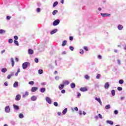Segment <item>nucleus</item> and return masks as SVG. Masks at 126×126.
<instances>
[{"label":"nucleus","instance_id":"obj_1","mask_svg":"<svg viewBox=\"0 0 126 126\" xmlns=\"http://www.w3.org/2000/svg\"><path fill=\"white\" fill-rule=\"evenodd\" d=\"M30 67V63L28 62H25L22 64V67L23 69H26L27 67Z\"/></svg>","mask_w":126,"mask_h":126},{"label":"nucleus","instance_id":"obj_2","mask_svg":"<svg viewBox=\"0 0 126 126\" xmlns=\"http://www.w3.org/2000/svg\"><path fill=\"white\" fill-rule=\"evenodd\" d=\"M60 24V20L57 19L54 21L53 22V26H57V25H59Z\"/></svg>","mask_w":126,"mask_h":126},{"label":"nucleus","instance_id":"obj_3","mask_svg":"<svg viewBox=\"0 0 126 126\" xmlns=\"http://www.w3.org/2000/svg\"><path fill=\"white\" fill-rule=\"evenodd\" d=\"M102 17H110L111 14L108 13H101L100 14Z\"/></svg>","mask_w":126,"mask_h":126},{"label":"nucleus","instance_id":"obj_4","mask_svg":"<svg viewBox=\"0 0 126 126\" xmlns=\"http://www.w3.org/2000/svg\"><path fill=\"white\" fill-rule=\"evenodd\" d=\"M45 100L46 101V102H47V103H48V104H52V99H51V98H50V97L47 96L45 98Z\"/></svg>","mask_w":126,"mask_h":126},{"label":"nucleus","instance_id":"obj_5","mask_svg":"<svg viewBox=\"0 0 126 126\" xmlns=\"http://www.w3.org/2000/svg\"><path fill=\"white\" fill-rule=\"evenodd\" d=\"M5 113H10V108H9V106H6L5 107Z\"/></svg>","mask_w":126,"mask_h":126},{"label":"nucleus","instance_id":"obj_6","mask_svg":"<svg viewBox=\"0 0 126 126\" xmlns=\"http://www.w3.org/2000/svg\"><path fill=\"white\" fill-rule=\"evenodd\" d=\"M20 99H21V95H20V94H17L16 96L15 100H16V101H19V100H20Z\"/></svg>","mask_w":126,"mask_h":126},{"label":"nucleus","instance_id":"obj_7","mask_svg":"<svg viewBox=\"0 0 126 126\" xmlns=\"http://www.w3.org/2000/svg\"><path fill=\"white\" fill-rule=\"evenodd\" d=\"M80 90L82 92H85L86 91H88V89L87 88H81L80 89Z\"/></svg>","mask_w":126,"mask_h":126},{"label":"nucleus","instance_id":"obj_8","mask_svg":"<svg viewBox=\"0 0 126 126\" xmlns=\"http://www.w3.org/2000/svg\"><path fill=\"white\" fill-rule=\"evenodd\" d=\"M63 85H68L69 84V82L67 80H64L63 81Z\"/></svg>","mask_w":126,"mask_h":126},{"label":"nucleus","instance_id":"obj_9","mask_svg":"<svg viewBox=\"0 0 126 126\" xmlns=\"http://www.w3.org/2000/svg\"><path fill=\"white\" fill-rule=\"evenodd\" d=\"M110 87V84H109V82H107L104 85V88L105 89H108Z\"/></svg>","mask_w":126,"mask_h":126},{"label":"nucleus","instance_id":"obj_10","mask_svg":"<svg viewBox=\"0 0 126 126\" xmlns=\"http://www.w3.org/2000/svg\"><path fill=\"white\" fill-rule=\"evenodd\" d=\"M13 107L14 110H16V111H18V110H19V106H18V105L13 104Z\"/></svg>","mask_w":126,"mask_h":126},{"label":"nucleus","instance_id":"obj_11","mask_svg":"<svg viewBox=\"0 0 126 126\" xmlns=\"http://www.w3.org/2000/svg\"><path fill=\"white\" fill-rule=\"evenodd\" d=\"M36 90H38V88H37L36 87H33L32 88L31 91H32V92H36Z\"/></svg>","mask_w":126,"mask_h":126},{"label":"nucleus","instance_id":"obj_12","mask_svg":"<svg viewBox=\"0 0 126 126\" xmlns=\"http://www.w3.org/2000/svg\"><path fill=\"white\" fill-rule=\"evenodd\" d=\"M28 53L29 55H33L34 54V51L31 49L28 50Z\"/></svg>","mask_w":126,"mask_h":126},{"label":"nucleus","instance_id":"obj_13","mask_svg":"<svg viewBox=\"0 0 126 126\" xmlns=\"http://www.w3.org/2000/svg\"><path fill=\"white\" fill-rule=\"evenodd\" d=\"M57 32H58V29H55L50 32V34L53 35V34H55V33H57Z\"/></svg>","mask_w":126,"mask_h":126},{"label":"nucleus","instance_id":"obj_14","mask_svg":"<svg viewBox=\"0 0 126 126\" xmlns=\"http://www.w3.org/2000/svg\"><path fill=\"white\" fill-rule=\"evenodd\" d=\"M95 100H96V101H97V102H98V103H99L100 105H102V101H101V99H100V98H98L97 97H95Z\"/></svg>","mask_w":126,"mask_h":126},{"label":"nucleus","instance_id":"obj_15","mask_svg":"<svg viewBox=\"0 0 126 126\" xmlns=\"http://www.w3.org/2000/svg\"><path fill=\"white\" fill-rule=\"evenodd\" d=\"M63 87H64V85L61 84L59 86V89H60V90H62V89H63Z\"/></svg>","mask_w":126,"mask_h":126},{"label":"nucleus","instance_id":"obj_16","mask_svg":"<svg viewBox=\"0 0 126 126\" xmlns=\"http://www.w3.org/2000/svg\"><path fill=\"white\" fill-rule=\"evenodd\" d=\"M13 87L14 88H16V87H18V82H15L13 84Z\"/></svg>","mask_w":126,"mask_h":126},{"label":"nucleus","instance_id":"obj_17","mask_svg":"<svg viewBox=\"0 0 126 126\" xmlns=\"http://www.w3.org/2000/svg\"><path fill=\"white\" fill-rule=\"evenodd\" d=\"M106 123H107V124H109V125H114V122L112 121L107 120L106 121Z\"/></svg>","mask_w":126,"mask_h":126},{"label":"nucleus","instance_id":"obj_18","mask_svg":"<svg viewBox=\"0 0 126 126\" xmlns=\"http://www.w3.org/2000/svg\"><path fill=\"white\" fill-rule=\"evenodd\" d=\"M31 100L32 101H36V100H37V97L35 96H32L31 97Z\"/></svg>","mask_w":126,"mask_h":126},{"label":"nucleus","instance_id":"obj_19","mask_svg":"<svg viewBox=\"0 0 126 126\" xmlns=\"http://www.w3.org/2000/svg\"><path fill=\"white\" fill-rule=\"evenodd\" d=\"M67 112V108H65L63 111V115H65L66 113Z\"/></svg>","mask_w":126,"mask_h":126},{"label":"nucleus","instance_id":"obj_20","mask_svg":"<svg viewBox=\"0 0 126 126\" xmlns=\"http://www.w3.org/2000/svg\"><path fill=\"white\" fill-rule=\"evenodd\" d=\"M45 91H46V88H42L40 89V92H41V93H44Z\"/></svg>","mask_w":126,"mask_h":126},{"label":"nucleus","instance_id":"obj_21","mask_svg":"<svg viewBox=\"0 0 126 126\" xmlns=\"http://www.w3.org/2000/svg\"><path fill=\"white\" fill-rule=\"evenodd\" d=\"M71 88H75V84L74 83H72L70 85Z\"/></svg>","mask_w":126,"mask_h":126},{"label":"nucleus","instance_id":"obj_22","mask_svg":"<svg viewBox=\"0 0 126 126\" xmlns=\"http://www.w3.org/2000/svg\"><path fill=\"white\" fill-rule=\"evenodd\" d=\"M58 4H59V2L58 1H55L53 3V7H56V6H57V5H58Z\"/></svg>","mask_w":126,"mask_h":126},{"label":"nucleus","instance_id":"obj_23","mask_svg":"<svg viewBox=\"0 0 126 126\" xmlns=\"http://www.w3.org/2000/svg\"><path fill=\"white\" fill-rule=\"evenodd\" d=\"M66 45V40H64L62 44V47H64Z\"/></svg>","mask_w":126,"mask_h":126},{"label":"nucleus","instance_id":"obj_24","mask_svg":"<svg viewBox=\"0 0 126 126\" xmlns=\"http://www.w3.org/2000/svg\"><path fill=\"white\" fill-rule=\"evenodd\" d=\"M1 72L5 73V72H6V71H7V69H6V68H2L1 70Z\"/></svg>","mask_w":126,"mask_h":126},{"label":"nucleus","instance_id":"obj_25","mask_svg":"<svg viewBox=\"0 0 126 126\" xmlns=\"http://www.w3.org/2000/svg\"><path fill=\"white\" fill-rule=\"evenodd\" d=\"M118 28L119 29V30H122V29H123V28H124V27H123V26L119 25L118 26Z\"/></svg>","mask_w":126,"mask_h":126},{"label":"nucleus","instance_id":"obj_26","mask_svg":"<svg viewBox=\"0 0 126 126\" xmlns=\"http://www.w3.org/2000/svg\"><path fill=\"white\" fill-rule=\"evenodd\" d=\"M11 62L12 63V66H14V60L13 58H11Z\"/></svg>","mask_w":126,"mask_h":126},{"label":"nucleus","instance_id":"obj_27","mask_svg":"<svg viewBox=\"0 0 126 126\" xmlns=\"http://www.w3.org/2000/svg\"><path fill=\"white\" fill-rule=\"evenodd\" d=\"M111 94L112 96H115V95H116V91L114 90H113L111 91Z\"/></svg>","mask_w":126,"mask_h":126},{"label":"nucleus","instance_id":"obj_28","mask_svg":"<svg viewBox=\"0 0 126 126\" xmlns=\"http://www.w3.org/2000/svg\"><path fill=\"white\" fill-rule=\"evenodd\" d=\"M105 109H106V110L111 109V105L110 104H108V105H106Z\"/></svg>","mask_w":126,"mask_h":126},{"label":"nucleus","instance_id":"obj_29","mask_svg":"<svg viewBox=\"0 0 126 126\" xmlns=\"http://www.w3.org/2000/svg\"><path fill=\"white\" fill-rule=\"evenodd\" d=\"M14 43L15 45H16V46H19V43H18V41L17 40H14Z\"/></svg>","mask_w":126,"mask_h":126},{"label":"nucleus","instance_id":"obj_30","mask_svg":"<svg viewBox=\"0 0 126 126\" xmlns=\"http://www.w3.org/2000/svg\"><path fill=\"white\" fill-rule=\"evenodd\" d=\"M20 119H23L24 118V116H23V114L22 113H20L19 116Z\"/></svg>","mask_w":126,"mask_h":126},{"label":"nucleus","instance_id":"obj_31","mask_svg":"<svg viewBox=\"0 0 126 126\" xmlns=\"http://www.w3.org/2000/svg\"><path fill=\"white\" fill-rule=\"evenodd\" d=\"M57 13H58V10H54L52 12V14L53 15H55V14H56Z\"/></svg>","mask_w":126,"mask_h":126},{"label":"nucleus","instance_id":"obj_32","mask_svg":"<svg viewBox=\"0 0 126 126\" xmlns=\"http://www.w3.org/2000/svg\"><path fill=\"white\" fill-rule=\"evenodd\" d=\"M119 84H124V80L121 79L119 81Z\"/></svg>","mask_w":126,"mask_h":126},{"label":"nucleus","instance_id":"obj_33","mask_svg":"<svg viewBox=\"0 0 126 126\" xmlns=\"http://www.w3.org/2000/svg\"><path fill=\"white\" fill-rule=\"evenodd\" d=\"M5 33V31L4 30H0V34H3Z\"/></svg>","mask_w":126,"mask_h":126},{"label":"nucleus","instance_id":"obj_34","mask_svg":"<svg viewBox=\"0 0 126 126\" xmlns=\"http://www.w3.org/2000/svg\"><path fill=\"white\" fill-rule=\"evenodd\" d=\"M38 73H39V74H42V73H43V70L39 69L38 70Z\"/></svg>","mask_w":126,"mask_h":126},{"label":"nucleus","instance_id":"obj_35","mask_svg":"<svg viewBox=\"0 0 126 126\" xmlns=\"http://www.w3.org/2000/svg\"><path fill=\"white\" fill-rule=\"evenodd\" d=\"M13 42V40H12V39H9L8 40V43H9L10 44L12 43Z\"/></svg>","mask_w":126,"mask_h":126},{"label":"nucleus","instance_id":"obj_36","mask_svg":"<svg viewBox=\"0 0 126 126\" xmlns=\"http://www.w3.org/2000/svg\"><path fill=\"white\" fill-rule=\"evenodd\" d=\"M100 77H101V75L100 74H97L96 76V79H100Z\"/></svg>","mask_w":126,"mask_h":126},{"label":"nucleus","instance_id":"obj_37","mask_svg":"<svg viewBox=\"0 0 126 126\" xmlns=\"http://www.w3.org/2000/svg\"><path fill=\"white\" fill-rule=\"evenodd\" d=\"M117 89L118 91H122V90H123V88L119 87L117 88Z\"/></svg>","mask_w":126,"mask_h":126},{"label":"nucleus","instance_id":"obj_38","mask_svg":"<svg viewBox=\"0 0 126 126\" xmlns=\"http://www.w3.org/2000/svg\"><path fill=\"white\" fill-rule=\"evenodd\" d=\"M29 84L30 85H34V81H30L29 82Z\"/></svg>","mask_w":126,"mask_h":126},{"label":"nucleus","instance_id":"obj_39","mask_svg":"<svg viewBox=\"0 0 126 126\" xmlns=\"http://www.w3.org/2000/svg\"><path fill=\"white\" fill-rule=\"evenodd\" d=\"M54 106H55V107H58V106H59V104H58V102H54Z\"/></svg>","mask_w":126,"mask_h":126},{"label":"nucleus","instance_id":"obj_40","mask_svg":"<svg viewBox=\"0 0 126 126\" xmlns=\"http://www.w3.org/2000/svg\"><path fill=\"white\" fill-rule=\"evenodd\" d=\"M69 48L71 51H73V50H74V48L73 46H69Z\"/></svg>","mask_w":126,"mask_h":126},{"label":"nucleus","instance_id":"obj_41","mask_svg":"<svg viewBox=\"0 0 126 126\" xmlns=\"http://www.w3.org/2000/svg\"><path fill=\"white\" fill-rule=\"evenodd\" d=\"M85 78H86V79H89V78H90V77H89L88 75H86L85 76Z\"/></svg>","mask_w":126,"mask_h":126},{"label":"nucleus","instance_id":"obj_42","mask_svg":"<svg viewBox=\"0 0 126 126\" xmlns=\"http://www.w3.org/2000/svg\"><path fill=\"white\" fill-rule=\"evenodd\" d=\"M12 76V74L8 75L7 77V79H10V78Z\"/></svg>","mask_w":126,"mask_h":126},{"label":"nucleus","instance_id":"obj_43","mask_svg":"<svg viewBox=\"0 0 126 126\" xmlns=\"http://www.w3.org/2000/svg\"><path fill=\"white\" fill-rule=\"evenodd\" d=\"M34 62H35V63H39V59H38L37 58H35L34 59Z\"/></svg>","mask_w":126,"mask_h":126},{"label":"nucleus","instance_id":"obj_44","mask_svg":"<svg viewBox=\"0 0 126 126\" xmlns=\"http://www.w3.org/2000/svg\"><path fill=\"white\" fill-rule=\"evenodd\" d=\"M84 49L86 51V52H88V48H87V47L84 46Z\"/></svg>","mask_w":126,"mask_h":126},{"label":"nucleus","instance_id":"obj_45","mask_svg":"<svg viewBox=\"0 0 126 126\" xmlns=\"http://www.w3.org/2000/svg\"><path fill=\"white\" fill-rule=\"evenodd\" d=\"M83 53H84V51H83V50L81 49L80 50V54H81L82 55V54H83Z\"/></svg>","mask_w":126,"mask_h":126},{"label":"nucleus","instance_id":"obj_46","mask_svg":"<svg viewBox=\"0 0 126 126\" xmlns=\"http://www.w3.org/2000/svg\"><path fill=\"white\" fill-rule=\"evenodd\" d=\"M117 63L119 65H121V60H117Z\"/></svg>","mask_w":126,"mask_h":126},{"label":"nucleus","instance_id":"obj_47","mask_svg":"<svg viewBox=\"0 0 126 126\" xmlns=\"http://www.w3.org/2000/svg\"><path fill=\"white\" fill-rule=\"evenodd\" d=\"M41 85L44 86V85H47V83L46 82H42L41 83Z\"/></svg>","mask_w":126,"mask_h":126},{"label":"nucleus","instance_id":"obj_48","mask_svg":"<svg viewBox=\"0 0 126 126\" xmlns=\"http://www.w3.org/2000/svg\"><path fill=\"white\" fill-rule=\"evenodd\" d=\"M14 38L15 39V40H18V36H17V35H15L14 36Z\"/></svg>","mask_w":126,"mask_h":126},{"label":"nucleus","instance_id":"obj_49","mask_svg":"<svg viewBox=\"0 0 126 126\" xmlns=\"http://www.w3.org/2000/svg\"><path fill=\"white\" fill-rule=\"evenodd\" d=\"M10 18H11V17L9 16H7L6 17V19L7 20H9V19H10Z\"/></svg>","mask_w":126,"mask_h":126},{"label":"nucleus","instance_id":"obj_50","mask_svg":"<svg viewBox=\"0 0 126 126\" xmlns=\"http://www.w3.org/2000/svg\"><path fill=\"white\" fill-rule=\"evenodd\" d=\"M114 114H115V115H118V114H119V112L118 111V110H115Z\"/></svg>","mask_w":126,"mask_h":126},{"label":"nucleus","instance_id":"obj_51","mask_svg":"<svg viewBox=\"0 0 126 126\" xmlns=\"http://www.w3.org/2000/svg\"><path fill=\"white\" fill-rule=\"evenodd\" d=\"M36 11L37 12H40V11H41V9L40 8H37Z\"/></svg>","mask_w":126,"mask_h":126},{"label":"nucleus","instance_id":"obj_52","mask_svg":"<svg viewBox=\"0 0 126 126\" xmlns=\"http://www.w3.org/2000/svg\"><path fill=\"white\" fill-rule=\"evenodd\" d=\"M98 117L99 118H100V119H103V117L102 116V115H101L100 114H98Z\"/></svg>","mask_w":126,"mask_h":126},{"label":"nucleus","instance_id":"obj_53","mask_svg":"<svg viewBox=\"0 0 126 126\" xmlns=\"http://www.w3.org/2000/svg\"><path fill=\"white\" fill-rule=\"evenodd\" d=\"M61 93H62V94H64V93H65V90H62Z\"/></svg>","mask_w":126,"mask_h":126},{"label":"nucleus","instance_id":"obj_54","mask_svg":"<svg viewBox=\"0 0 126 126\" xmlns=\"http://www.w3.org/2000/svg\"><path fill=\"white\" fill-rule=\"evenodd\" d=\"M69 40H70V41H72L73 40V37L70 36L69 37Z\"/></svg>","mask_w":126,"mask_h":126},{"label":"nucleus","instance_id":"obj_55","mask_svg":"<svg viewBox=\"0 0 126 126\" xmlns=\"http://www.w3.org/2000/svg\"><path fill=\"white\" fill-rule=\"evenodd\" d=\"M4 85H5V86H8V84L7 83V82H5L4 83Z\"/></svg>","mask_w":126,"mask_h":126},{"label":"nucleus","instance_id":"obj_56","mask_svg":"<svg viewBox=\"0 0 126 126\" xmlns=\"http://www.w3.org/2000/svg\"><path fill=\"white\" fill-rule=\"evenodd\" d=\"M55 79L56 80H59V79H60V77L59 76H56L55 77Z\"/></svg>","mask_w":126,"mask_h":126},{"label":"nucleus","instance_id":"obj_57","mask_svg":"<svg viewBox=\"0 0 126 126\" xmlns=\"http://www.w3.org/2000/svg\"><path fill=\"white\" fill-rule=\"evenodd\" d=\"M25 94L26 95V96H28V95H29V93L28 92H26Z\"/></svg>","mask_w":126,"mask_h":126},{"label":"nucleus","instance_id":"obj_58","mask_svg":"<svg viewBox=\"0 0 126 126\" xmlns=\"http://www.w3.org/2000/svg\"><path fill=\"white\" fill-rule=\"evenodd\" d=\"M5 52V50H3L1 51V55H2V54H3V53H4Z\"/></svg>","mask_w":126,"mask_h":126},{"label":"nucleus","instance_id":"obj_59","mask_svg":"<svg viewBox=\"0 0 126 126\" xmlns=\"http://www.w3.org/2000/svg\"><path fill=\"white\" fill-rule=\"evenodd\" d=\"M98 58L99 59V60H101V59H102V56H101V55H98Z\"/></svg>","mask_w":126,"mask_h":126},{"label":"nucleus","instance_id":"obj_60","mask_svg":"<svg viewBox=\"0 0 126 126\" xmlns=\"http://www.w3.org/2000/svg\"><path fill=\"white\" fill-rule=\"evenodd\" d=\"M74 109L75 111H78V108H77V107H75Z\"/></svg>","mask_w":126,"mask_h":126},{"label":"nucleus","instance_id":"obj_61","mask_svg":"<svg viewBox=\"0 0 126 126\" xmlns=\"http://www.w3.org/2000/svg\"><path fill=\"white\" fill-rule=\"evenodd\" d=\"M79 115H80V116H81V115H82V111H79Z\"/></svg>","mask_w":126,"mask_h":126},{"label":"nucleus","instance_id":"obj_62","mask_svg":"<svg viewBox=\"0 0 126 126\" xmlns=\"http://www.w3.org/2000/svg\"><path fill=\"white\" fill-rule=\"evenodd\" d=\"M66 54V53L65 52V51H63L62 52V55H65Z\"/></svg>","mask_w":126,"mask_h":126},{"label":"nucleus","instance_id":"obj_63","mask_svg":"<svg viewBox=\"0 0 126 126\" xmlns=\"http://www.w3.org/2000/svg\"><path fill=\"white\" fill-rule=\"evenodd\" d=\"M58 116H61V115H62V113H61V112H58Z\"/></svg>","mask_w":126,"mask_h":126},{"label":"nucleus","instance_id":"obj_64","mask_svg":"<svg viewBox=\"0 0 126 126\" xmlns=\"http://www.w3.org/2000/svg\"><path fill=\"white\" fill-rule=\"evenodd\" d=\"M15 61H17V62H18V61H19L18 58H15Z\"/></svg>","mask_w":126,"mask_h":126}]
</instances>
